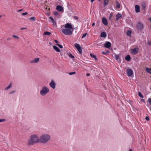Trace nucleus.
Returning a JSON list of instances; mask_svg holds the SVG:
<instances>
[{"mask_svg":"<svg viewBox=\"0 0 151 151\" xmlns=\"http://www.w3.org/2000/svg\"><path fill=\"white\" fill-rule=\"evenodd\" d=\"M99 0V1H100V0Z\"/></svg>","mask_w":151,"mask_h":151,"instance_id":"obj_58","label":"nucleus"},{"mask_svg":"<svg viewBox=\"0 0 151 151\" xmlns=\"http://www.w3.org/2000/svg\"><path fill=\"white\" fill-rule=\"evenodd\" d=\"M116 8H117L118 9L120 7V4L119 2H117V1L116 2Z\"/></svg>","mask_w":151,"mask_h":151,"instance_id":"obj_23","label":"nucleus"},{"mask_svg":"<svg viewBox=\"0 0 151 151\" xmlns=\"http://www.w3.org/2000/svg\"><path fill=\"white\" fill-rule=\"evenodd\" d=\"M95 25V23H93L92 24V27H93Z\"/></svg>","mask_w":151,"mask_h":151,"instance_id":"obj_47","label":"nucleus"},{"mask_svg":"<svg viewBox=\"0 0 151 151\" xmlns=\"http://www.w3.org/2000/svg\"><path fill=\"white\" fill-rule=\"evenodd\" d=\"M106 34L105 32H101V37H106Z\"/></svg>","mask_w":151,"mask_h":151,"instance_id":"obj_18","label":"nucleus"},{"mask_svg":"<svg viewBox=\"0 0 151 151\" xmlns=\"http://www.w3.org/2000/svg\"><path fill=\"white\" fill-rule=\"evenodd\" d=\"M77 49L81 54L82 53V48L81 47V46L79 48H77Z\"/></svg>","mask_w":151,"mask_h":151,"instance_id":"obj_22","label":"nucleus"},{"mask_svg":"<svg viewBox=\"0 0 151 151\" xmlns=\"http://www.w3.org/2000/svg\"><path fill=\"white\" fill-rule=\"evenodd\" d=\"M131 59V57L129 55H127L125 57V59L127 61H129Z\"/></svg>","mask_w":151,"mask_h":151,"instance_id":"obj_19","label":"nucleus"},{"mask_svg":"<svg viewBox=\"0 0 151 151\" xmlns=\"http://www.w3.org/2000/svg\"><path fill=\"white\" fill-rule=\"evenodd\" d=\"M55 42L56 43H58V41L57 40H55Z\"/></svg>","mask_w":151,"mask_h":151,"instance_id":"obj_46","label":"nucleus"},{"mask_svg":"<svg viewBox=\"0 0 151 151\" xmlns=\"http://www.w3.org/2000/svg\"><path fill=\"white\" fill-rule=\"evenodd\" d=\"M127 74L129 77L132 76L133 74V71L132 70L127 68Z\"/></svg>","mask_w":151,"mask_h":151,"instance_id":"obj_7","label":"nucleus"},{"mask_svg":"<svg viewBox=\"0 0 151 151\" xmlns=\"http://www.w3.org/2000/svg\"><path fill=\"white\" fill-rule=\"evenodd\" d=\"M65 29L62 30V32L66 35H70L73 32V30L74 29L71 24L69 23H66L64 26Z\"/></svg>","mask_w":151,"mask_h":151,"instance_id":"obj_1","label":"nucleus"},{"mask_svg":"<svg viewBox=\"0 0 151 151\" xmlns=\"http://www.w3.org/2000/svg\"><path fill=\"white\" fill-rule=\"evenodd\" d=\"M102 20V22L104 25L107 26L108 25L107 21L105 18H103Z\"/></svg>","mask_w":151,"mask_h":151,"instance_id":"obj_12","label":"nucleus"},{"mask_svg":"<svg viewBox=\"0 0 151 151\" xmlns=\"http://www.w3.org/2000/svg\"><path fill=\"white\" fill-rule=\"evenodd\" d=\"M74 19H78V17H77L76 16H74Z\"/></svg>","mask_w":151,"mask_h":151,"instance_id":"obj_43","label":"nucleus"},{"mask_svg":"<svg viewBox=\"0 0 151 151\" xmlns=\"http://www.w3.org/2000/svg\"><path fill=\"white\" fill-rule=\"evenodd\" d=\"M146 70L147 72L151 74V68H146Z\"/></svg>","mask_w":151,"mask_h":151,"instance_id":"obj_21","label":"nucleus"},{"mask_svg":"<svg viewBox=\"0 0 151 151\" xmlns=\"http://www.w3.org/2000/svg\"><path fill=\"white\" fill-rule=\"evenodd\" d=\"M5 121H6V119H0V122H5Z\"/></svg>","mask_w":151,"mask_h":151,"instance_id":"obj_35","label":"nucleus"},{"mask_svg":"<svg viewBox=\"0 0 151 151\" xmlns=\"http://www.w3.org/2000/svg\"><path fill=\"white\" fill-rule=\"evenodd\" d=\"M149 20L150 22H151V17H150V18H149Z\"/></svg>","mask_w":151,"mask_h":151,"instance_id":"obj_49","label":"nucleus"},{"mask_svg":"<svg viewBox=\"0 0 151 151\" xmlns=\"http://www.w3.org/2000/svg\"><path fill=\"white\" fill-rule=\"evenodd\" d=\"M51 139L50 136L47 134L41 135L40 137V142L43 144H46L50 141Z\"/></svg>","mask_w":151,"mask_h":151,"instance_id":"obj_3","label":"nucleus"},{"mask_svg":"<svg viewBox=\"0 0 151 151\" xmlns=\"http://www.w3.org/2000/svg\"><path fill=\"white\" fill-rule=\"evenodd\" d=\"M90 76V74L89 73H88L86 74V76Z\"/></svg>","mask_w":151,"mask_h":151,"instance_id":"obj_48","label":"nucleus"},{"mask_svg":"<svg viewBox=\"0 0 151 151\" xmlns=\"http://www.w3.org/2000/svg\"><path fill=\"white\" fill-rule=\"evenodd\" d=\"M27 14H28V13L27 12H25V13H23L22 14V15L23 16L26 15Z\"/></svg>","mask_w":151,"mask_h":151,"instance_id":"obj_38","label":"nucleus"},{"mask_svg":"<svg viewBox=\"0 0 151 151\" xmlns=\"http://www.w3.org/2000/svg\"><path fill=\"white\" fill-rule=\"evenodd\" d=\"M74 46L76 48V49H77V48H78L80 47V46L79 45V44L77 43H76L75 44Z\"/></svg>","mask_w":151,"mask_h":151,"instance_id":"obj_27","label":"nucleus"},{"mask_svg":"<svg viewBox=\"0 0 151 151\" xmlns=\"http://www.w3.org/2000/svg\"><path fill=\"white\" fill-rule=\"evenodd\" d=\"M135 12L137 13L139 12L140 11V7L138 5L135 6Z\"/></svg>","mask_w":151,"mask_h":151,"instance_id":"obj_14","label":"nucleus"},{"mask_svg":"<svg viewBox=\"0 0 151 151\" xmlns=\"http://www.w3.org/2000/svg\"><path fill=\"white\" fill-rule=\"evenodd\" d=\"M12 36L13 37L17 39H18L19 38V37H18V36H16L14 35H12Z\"/></svg>","mask_w":151,"mask_h":151,"instance_id":"obj_31","label":"nucleus"},{"mask_svg":"<svg viewBox=\"0 0 151 151\" xmlns=\"http://www.w3.org/2000/svg\"><path fill=\"white\" fill-rule=\"evenodd\" d=\"M111 43L109 42H106L104 44V46L106 48H109L111 46Z\"/></svg>","mask_w":151,"mask_h":151,"instance_id":"obj_8","label":"nucleus"},{"mask_svg":"<svg viewBox=\"0 0 151 151\" xmlns=\"http://www.w3.org/2000/svg\"><path fill=\"white\" fill-rule=\"evenodd\" d=\"M49 19L51 21V22L53 23V24L54 25H56V22L54 20L53 18L51 17H49Z\"/></svg>","mask_w":151,"mask_h":151,"instance_id":"obj_13","label":"nucleus"},{"mask_svg":"<svg viewBox=\"0 0 151 151\" xmlns=\"http://www.w3.org/2000/svg\"><path fill=\"white\" fill-rule=\"evenodd\" d=\"M91 1L92 2H93L95 0H91Z\"/></svg>","mask_w":151,"mask_h":151,"instance_id":"obj_51","label":"nucleus"},{"mask_svg":"<svg viewBox=\"0 0 151 151\" xmlns=\"http://www.w3.org/2000/svg\"><path fill=\"white\" fill-rule=\"evenodd\" d=\"M90 55L92 57V58H93L94 59H95L96 60H97V58H96V56L93 54H90Z\"/></svg>","mask_w":151,"mask_h":151,"instance_id":"obj_24","label":"nucleus"},{"mask_svg":"<svg viewBox=\"0 0 151 151\" xmlns=\"http://www.w3.org/2000/svg\"><path fill=\"white\" fill-rule=\"evenodd\" d=\"M2 17V16L1 15H0V18H1Z\"/></svg>","mask_w":151,"mask_h":151,"instance_id":"obj_55","label":"nucleus"},{"mask_svg":"<svg viewBox=\"0 0 151 151\" xmlns=\"http://www.w3.org/2000/svg\"><path fill=\"white\" fill-rule=\"evenodd\" d=\"M50 91L49 88L46 86H43L40 91V94L42 96H45Z\"/></svg>","mask_w":151,"mask_h":151,"instance_id":"obj_4","label":"nucleus"},{"mask_svg":"<svg viewBox=\"0 0 151 151\" xmlns=\"http://www.w3.org/2000/svg\"><path fill=\"white\" fill-rule=\"evenodd\" d=\"M15 92V91H12L10 93V94H12V93H14V92Z\"/></svg>","mask_w":151,"mask_h":151,"instance_id":"obj_44","label":"nucleus"},{"mask_svg":"<svg viewBox=\"0 0 151 151\" xmlns=\"http://www.w3.org/2000/svg\"><path fill=\"white\" fill-rule=\"evenodd\" d=\"M53 48L56 52H60V50L59 48L56 46H53Z\"/></svg>","mask_w":151,"mask_h":151,"instance_id":"obj_17","label":"nucleus"},{"mask_svg":"<svg viewBox=\"0 0 151 151\" xmlns=\"http://www.w3.org/2000/svg\"><path fill=\"white\" fill-rule=\"evenodd\" d=\"M40 142V137L36 134L31 135L29 137L28 142V145L29 146L32 145L34 144Z\"/></svg>","mask_w":151,"mask_h":151,"instance_id":"obj_2","label":"nucleus"},{"mask_svg":"<svg viewBox=\"0 0 151 151\" xmlns=\"http://www.w3.org/2000/svg\"><path fill=\"white\" fill-rule=\"evenodd\" d=\"M109 2L108 0H104V5L105 6H106L108 4Z\"/></svg>","mask_w":151,"mask_h":151,"instance_id":"obj_20","label":"nucleus"},{"mask_svg":"<svg viewBox=\"0 0 151 151\" xmlns=\"http://www.w3.org/2000/svg\"><path fill=\"white\" fill-rule=\"evenodd\" d=\"M150 28L151 29V25H150Z\"/></svg>","mask_w":151,"mask_h":151,"instance_id":"obj_56","label":"nucleus"},{"mask_svg":"<svg viewBox=\"0 0 151 151\" xmlns=\"http://www.w3.org/2000/svg\"><path fill=\"white\" fill-rule=\"evenodd\" d=\"M76 74V72H70L69 73V74L70 75H73V74Z\"/></svg>","mask_w":151,"mask_h":151,"instance_id":"obj_33","label":"nucleus"},{"mask_svg":"<svg viewBox=\"0 0 151 151\" xmlns=\"http://www.w3.org/2000/svg\"><path fill=\"white\" fill-rule=\"evenodd\" d=\"M148 101L149 103L151 104V98H149L148 99Z\"/></svg>","mask_w":151,"mask_h":151,"instance_id":"obj_39","label":"nucleus"},{"mask_svg":"<svg viewBox=\"0 0 151 151\" xmlns=\"http://www.w3.org/2000/svg\"><path fill=\"white\" fill-rule=\"evenodd\" d=\"M51 34V33L47 31L45 32H44V35H49Z\"/></svg>","mask_w":151,"mask_h":151,"instance_id":"obj_25","label":"nucleus"},{"mask_svg":"<svg viewBox=\"0 0 151 151\" xmlns=\"http://www.w3.org/2000/svg\"><path fill=\"white\" fill-rule=\"evenodd\" d=\"M131 34V32L130 31H128L127 32V35L130 36Z\"/></svg>","mask_w":151,"mask_h":151,"instance_id":"obj_34","label":"nucleus"},{"mask_svg":"<svg viewBox=\"0 0 151 151\" xmlns=\"http://www.w3.org/2000/svg\"><path fill=\"white\" fill-rule=\"evenodd\" d=\"M49 85L53 89H55V83L53 80L51 81V82L49 83Z\"/></svg>","mask_w":151,"mask_h":151,"instance_id":"obj_9","label":"nucleus"},{"mask_svg":"<svg viewBox=\"0 0 151 151\" xmlns=\"http://www.w3.org/2000/svg\"><path fill=\"white\" fill-rule=\"evenodd\" d=\"M110 17H111V15H110Z\"/></svg>","mask_w":151,"mask_h":151,"instance_id":"obj_57","label":"nucleus"},{"mask_svg":"<svg viewBox=\"0 0 151 151\" xmlns=\"http://www.w3.org/2000/svg\"><path fill=\"white\" fill-rule=\"evenodd\" d=\"M87 35V33H85L84 34H83L82 36V38H84Z\"/></svg>","mask_w":151,"mask_h":151,"instance_id":"obj_36","label":"nucleus"},{"mask_svg":"<svg viewBox=\"0 0 151 151\" xmlns=\"http://www.w3.org/2000/svg\"><path fill=\"white\" fill-rule=\"evenodd\" d=\"M56 9L59 12H62L63 10V8L59 5L56 6Z\"/></svg>","mask_w":151,"mask_h":151,"instance_id":"obj_11","label":"nucleus"},{"mask_svg":"<svg viewBox=\"0 0 151 151\" xmlns=\"http://www.w3.org/2000/svg\"><path fill=\"white\" fill-rule=\"evenodd\" d=\"M139 50L138 47H136L134 49H131L130 52L132 55H136L138 52Z\"/></svg>","mask_w":151,"mask_h":151,"instance_id":"obj_6","label":"nucleus"},{"mask_svg":"<svg viewBox=\"0 0 151 151\" xmlns=\"http://www.w3.org/2000/svg\"><path fill=\"white\" fill-rule=\"evenodd\" d=\"M145 119L147 121H149V118L148 116H146L145 117Z\"/></svg>","mask_w":151,"mask_h":151,"instance_id":"obj_40","label":"nucleus"},{"mask_svg":"<svg viewBox=\"0 0 151 151\" xmlns=\"http://www.w3.org/2000/svg\"><path fill=\"white\" fill-rule=\"evenodd\" d=\"M129 151H132V150L131 149H130L129 150Z\"/></svg>","mask_w":151,"mask_h":151,"instance_id":"obj_52","label":"nucleus"},{"mask_svg":"<svg viewBox=\"0 0 151 151\" xmlns=\"http://www.w3.org/2000/svg\"><path fill=\"white\" fill-rule=\"evenodd\" d=\"M53 13L54 15L56 16H57L59 15V13L57 12H54Z\"/></svg>","mask_w":151,"mask_h":151,"instance_id":"obj_29","label":"nucleus"},{"mask_svg":"<svg viewBox=\"0 0 151 151\" xmlns=\"http://www.w3.org/2000/svg\"><path fill=\"white\" fill-rule=\"evenodd\" d=\"M102 54L106 55L107 54L106 53H105V52H102Z\"/></svg>","mask_w":151,"mask_h":151,"instance_id":"obj_45","label":"nucleus"},{"mask_svg":"<svg viewBox=\"0 0 151 151\" xmlns=\"http://www.w3.org/2000/svg\"><path fill=\"white\" fill-rule=\"evenodd\" d=\"M144 27L143 24L142 23L139 22H138L136 25V28L137 29L139 30H142Z\"/></svg>","mask_w":151,"mask_h":151,"instance_id":"obj_5","label":"nucleus"},{"mask_svg":"<svg viewBox=\"0 0 151 151\" xmlns=\"http://www.w3.org/2000/svg\"><path fill=\"white\" fill-rule=\"evenodd\" d=\"M115 58L119 63H120L121 60L119 56L118 55H115Z\"/></svg>","mask_w":151,"mask_h":151,"instance_id":"obj_15","label":"nucleus"},{"mask_svg":"<svg viewBox=\"0 0 151 151\" xmlns=\"http://www.w3.org/2000/svg\"><path fill=\"white\" fill-rule=\"evenodd\" d=\"M27 29V28H25V27H23V28H22L21 29V30H23V29Z\"/></svg>","mask_w":151,"mask_h":151,"instance_id":"obj_42","label":"nucleus"},{"mask_svg":"<svg viewBox=\"0 0 151 151\" xmlns=\"http://www.w3.org/2000/svg\"><path fill=\"white\" fill-rule=\"evenodd\" d=\"M148 44L149 45H151V41H148Z\"/></svg>","mask_w":151,"mask_h":151,"instance_id":"obj_41","label":"nucleus"},{"mask_svg":"<svg viewBox=\"0 0 151 151\" xmlns=\"http://www.w3.org/2000/svg\"><path fill=\"white\" fill-rule=\"evenodd\" d=\"M57 45L58 46V47L60 48H63V46H62V45H60V44H57Z\"/></svg>","mask_w":151,"mask_h":151,"instance_id":"obj_37","label":"nucleus"},{"mask_svg":"<svg viewBox=\"0 0 151 151\" xmlns=\"http://www.w3.org/2000/svg\"><path fill=\"white\" fill-rule=\"evenodd\" d=\"M39 58H36L30 61V63H38L39 61Z\"/></svg>","mask_w":151,"mask_h":151,"instance_id":"obj_10","label":"nucleus"},{"mask_svg":"<svg viewBox=\"0 0 151 151\" xmlns=\"http://www.w3.org/2000/svg\"><path fill=\"white\" fill-rule=\"evenodd\" d=\"M138 95L139 96L141 97V98H143L144 97L143 96L142 94V93L140 92H138Z\"/></svg>","mask_w":151,"mask_h":151,"instance_id":"obj_28","label":"nucleus"},{"mask_svg":"<svg viewBox=\"0 0 151 151\" xmlns=\"http://www.w3.org/2000/svg\"><path fill=\"white\" fill-rule=\"evenodd\" d=\"M122 17V15L121 14H117L116 16V21L118 20L119 18H120V17Z\"/></svg>","mask_w":151,"mask_h":151,"instance_id":"obj_16","label":"nucleus"},{"mask_svg":"<svg viewBox=\"0 0 151 151\" xmlns=\"http://www.w3.org/2000/svg\"><path fill=\"white\" fill-rule=\"evenodd\" d=\"M142 101H143V102H144V101H144V99H142Z\"/></svg>","mask_w":151,"mask_h":151,"instance_id":"obj_53","label":"nucleus"},{"mask_svg":"<svg viewBox=\"0 0 151 151\" xmlns=\"http://www.w3.org/2000/svg\"><path fill=\"white\" fill-rule=\"evenodd\" d=\"M29 19L31 20L34 21L35 20V17H32L30 18Z\"/></svg>","mask_w":151,"mask_h":151,"instance_id":"obj_32","label":"nucleus"},{"mask_svg":"<svg viewBox=\"0 0 151 151\" xmlns=\"http://www.w3.org/2000/svg\"><path fill=\"white\" fill-rule=\"evenodd\" d=\"M12 87V84L11 83L6 88H5V90H8L10 88Z\"/></svg>","mask_w":151,"mask_h":151,"instance_id":"obj_26","label":"nucleus"},{"mask_svg":"<svg viewBox=\"0 0 151 151\" xmlns=\"http://www.w3.org/2000/svg\"><path fill=\"white\" fill-rule=\"evenodd\" d=\"M9 39V38H8L7 39V40H8Z\"/></svg>","mask_w":151,"mask_h":151,"instance_id":"obj_54","label":"nucleus"},{"mask_svg":"<svg viewBox=\"0 0 151 151\" xmlns=\"http://www.w3.org/2000/svg\"><path fill=\"white\" fill-rule=\"evenodd\" d=\"M22 9H20L19 10H18V12H21L22 11Z\"/></svg>","mask_w":151,"mask_h":151,"instance_id":"obj_50","label":"nucleus"},{"mask_svg":"<svg viewBox=\"0 0 151 151\" xmlns=\"http://www.w3.org/2000/svg\"><path fill=\"white\" fill-rule=\"evenodd\" d=\"M68 55L69 57L73 59L75 58L74 57L73 55L71 54H70Z\"/></svg>","mask_w":151,"mask_h":151,"instance_id":"obj_30","label":"nucleus"}]
</instances>
